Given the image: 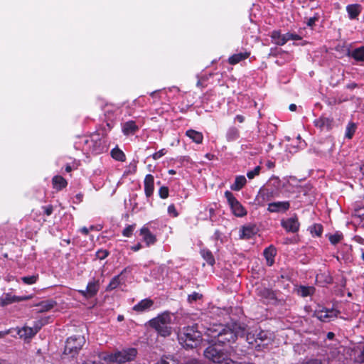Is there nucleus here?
Returning a JSON list of instances; mask_svg holds the SVG:
<instances>
[{
    "instance_id": "nucleus-62",
    "label": "nucleus",
    "mask_w": 364,
    "mask_h": 364,
    "mask_svg": "<svg viewBox=\"0 0 364 364\" xmlns=\"http://www.w3.org/2000/svg\"><path fill=\"white\" fill-rule=\"evenodd\" d=\"M80 231L85 235H87L89 232V230L86 227H83L82 228H81Z\"/></svg>"
},
{
    "instance_id": "nucleus-30",
    "label": "nucleus",
    "mask_w": 364,
    "mask_h": 364,
    "mask_svg": "<svg viewBox=\"0 0 364 364\" xmlns=\"http://www.w3.org/2000/svg\"><path fill=\"white\" fill-rule=\"evenodd\" d=\"M246 182L247 180L244 176H237L235 178V182L231 185L230 188L232 191H238L242 188Z\"/></svg>"
},
{
    "instance_id": "nucleus-41",
    "label": "nucleus",
    "mask_w": 364,
    "mask_h": 364,
    "mask_svg": "<svg viewBox=\"0 0 364 364\" xmlns=\"http://www.w3.org/2000/svg\"><path fill=\"white\" fill-rule=\"evenodd\" d=\"M271 36L276 44L282 46L279 42L282 41L281 40L284 38V35H282L279 31H274L272 32Z\"/></svg>"
},
{
    "instance_id": "nucleus-16",
    "label": "nucleus",
    "mask_w": 364,
    "mask_h": 364,
    "mask_svg": "<svg viewBox=\"0 0 364 364\" xmlns=\"http://www.w3.org/2000/svg\"><path fill=\"white\" fill-rule=\"evenodd\" d=\"M281 225L287 232H296L299 228V223L296 217L282 220Z\"/></svg>"
},
{
    "instance_id": "nucleus-35",
    "label": "nucleus",
    "mask_w": 364,
    "mask_h": 364,
    "mask_svg": "<svg viewBox=\"0 0 364 364\" xmlns=\"http://www.w3.org/2000/svg\"><path fill=\"white\" fill-rule=\"evenodd\" d=\"M112 157L119 161H124L126 159L125 154L118 147H115L111 151Z\"/></svg>"
},
{
    "instance_id": "nucleus-17",
    "label": "nucleus",
    "mask_w": 364,
    "mask_h": 364,
    "mask_svg": "<svg viewBox=\"0 0 364 364\" xmlns=\"http://www.w3.org/2000/svg\"><path fill=\"white\" fill-rule=\"evenodd\" d=\"M154 304V302L151 299H144L140 301L138 304L134 305L132 308L133 311L137 313H143L150 310Z\"/></svg>"
},
{
    "instance_id": "nucleus-52",
    "label": "nucleus",
    "mask_w": 364,
    "mask_h": 364,
    "mask_svg": "<svg viewBox=\"0 0 364 364\" xmlns=\"http://www.w3.org/2000/svg\"><path fill=\"white\" fill-rule=\"evenodd\" d=\"M166 154V150L165 149H162L159 150V151L154 153L152 154V158L154 160L159 159L161 157L164 156Z\"/></svg>"
},
{
    "instance_id": "nucleus-57",
    "label": "nucleus",
    "mask_w": 364,
    "mask_h": 364,
    "mask_svg": "<svg viewBox=\"0 0 364 364\" xmlns=\"http://www.w3.org/2000/svg\"><path fill=\"white\" fill-rule=\"evenodd\" d=\"M184 364H203L200 360L196 358H188L186 360Z\"/></svg>"
},
{
    "instance_id": "nucleus-5",
    "label": "nucleus",
    "mask_w": 364,
    "mask_h": 364,
    "mask_svg": "<svg viewBox=\"0 0 364 364\" xmlns=\"http://www.w3.org/2000/svg\"><path fill=\"white\" fill-rule=\"evenodd\" d=\"M171 314L168 311H164L148 321L149 326L163 337H167L171 334Z\"/></svg>"
},
{
    "instance_id": "nucleus-43",
    "label": "nucleus",
    "mask_w": 364,
    "mask_h": 364,
    "mask_svg": "<svg viewBox=\"0 0 364 364\" xmlns=\"http://www.w3.org/2000/svg\"><path fill=\"white\" fill-rule=\"evenodd\" d=\"M201 298H202V294L194 291L188 296V301L190 304H192V303L196 302V301L200 299Z\"/></svg>"
},
{
    "instance_id": "nucleus-15",
    "label": "nucleus",
    "mask_w": 364,
    "mask_h": 364,
    "mask_svg": "<svg viewBox=\"0 0 364 364\" xmlns=\"http://www.w3.org/2000/svg\"><path fill=\"white\" fill-rule=\"evenodd\" d=\"M275 196V193L273 189L267 188H261L257 196L258 203L264 205L266 202L271 200Z\"/></svg>"
},
{
    "instance_id": "nucleus-21",
    "label": "nucleus",
    "mask_w": 364,
    "mask_h": 364,
    "mask_svg": "<svg viewBox=\"0 0 364 364\" xmlns=\"http://www.w3.org/2000/svg\"><path fill=\"white\" fill-rule=\"evenodd\" d=\"M139 129V127L136 124L134 121L130 120L124 122L122 124V132L124 135L134 134Z\"/></svg>"
},
{
    "instance_id": "nucleus-51",
    "label": "nucleus",
    "mask_w": 364,
    "mask_h": 364,
    "mask_svg": "<svg viewBox=\"0 0 364 364\" xmlns=\"http://www.w3.org/2000/svg\"><path fill=\"white\" fill-rule=\"evenodd\" d=\"M341 235L335 234L330 235L329 240L332 244L336 245L341 241Z\"/></svg>"
},
{
    "instance_id": "nucleus-10",
    "label": "nucleus",
    "mask_w": 364,
    "mask_h": 364,
    "mask_svg": "<svg viewBox=\"0 0 364 364\" xmlns=\"http://www.w3.org/2000/svg\"><path fill=\"white\" fill-rule=\"evenodd\" d=\"M339 311L332 308L328 309L325 307H318L315 310L314 315L320 321L323 322H329L331 320L337 318Z\"/></svg>"
},
{
    "instance_id": "nucleus-63",
    "label": "nucleus",
    "mask_w": 364,
    "mask_h": 364,
    "mask_svg": "<svg viewBox=\"0 0 364 364\" xmlns=\"http://www.w3.org/2000/svg\"><path fill=\"white\" fill-rule=\"evenodd\" d=\"M355 240L356 242H359V243H363V241H364V240H363L362 237H359V236H356V237H355Z\"/></svg>"
},
{
    "instance_id": "nucleus-47",
    "label": "nucleus",
    "mask_w": 364,
    "mask_h": 364,
    "mask_svg": "<svg viewBox=\"0 0 364 364\" xmlns=\"http://www.w3.org/2000/svg\"><path fill=\"white\" fill-rule=\"evenodd\" d=\"M323 232V228L320 225H314L311 228V232L316 236H320Z\"/></svg>"
},
{
    "instance_id": "nucleus-13",
    "label": "nucleus",
    "mask_w": 364,
    "mask_h": 364,
    "mask_svg": "<svg viewBox=\"0 0 364 364\" xmlns=\"http://www.w3.org/2000/svg\"><path fill=\"white\" fill-rule=\"evenodd\" d=\"M31 299V296H17L10 293L4 294L0 297V306H4L15 302L26 301Z\"/></svg>"
},
{
    "instance_id": "nucleus-46",
    "label": "nucleus",
    "mask_w": 364,
    "mask_h": 364,
    "mask_svg": "<svg viewBox=\"0 0 364 364\" xmlns=\"http://www.w3.org/2000/svg\"><path fill=\"white\" fill-rule=\"evenodd\" d=\"M134 228H135V225H128L123 230L122 235L124 237H130L132 235Z\"/></svg>"
},
{
    "instance_id": "nucleus-36",
    "label": "nucleus",
    "mask_w": 364,
    "mask_h": 364,
    "mask_svg": "<svg viewBox=\"0 0 364 364\" xmlns=\"http://www.w3.org/2000/svg\"><path fill=\"white\" fill-rule=\"evenodd\" d=\"M297 291L300 296L306 297L312 295L315 291V288L314 287L301 286Z\"/></svg>"
},
{
    "instance_id": "nucleus-3",
    "label": "nucleus",
    "mask_w": 364,
    "mask_h": 364,
    "mask_svg": "<svg viewBox=\"0 0 364 364\" xmlns=\"http://www.w3.org/2000/svg\"><path fill=\"white\" fill-rule=\"evenodd\" d=\"M203 352L205 358L217 364H234V361L230 358V350L220 348L213 343Z\"/></svg>"
},
{
    "instance_id": "nucleus-6",
    "label": "nucleus",
    "mask_w": 364,
    "mask_h": 364,
    "mask_svg": "<svg viewBox=\"0 0 364 364\" xmlns=\"http://www.w3.org/2000/svg\"><path fill=\"white\" fill-rule=\"evenodd\" d=\"M246 341L251 345L255 344L258 350H262L272 343V336L269 331L255 329L247 333Z\"/></svg>"
},
{
    "instance_id": "nucleus-64",
    "label": "nucleus",
    "mask_w": 364,
    "mask_h": 364,
    "mask_svg": "<svg viewBox=\"0 0 364 364\" xmlns=\"http://www.w3.org/2000/svg\"><path fill=\"white\" fill-rule=\"evenodd\" d=\"M289 109L292 112L295 111L296 109V105L295 104H291L289 105Z\"/></svg>"
},
{
    "instance_id": "nucleus-55",
    "label": "nucleus",
    "mask_w": 364,
    "mask_h": 364,
    "mask_svg": "<svg viewBox=\"0 0 364 364\" xmlns=\"http://www.w3.org/2000/svg\"><path fill=\"white\" fill-rule=\"evenodd\" d=\"M108 255V252L106 250H99L97 252V257L100 259H103Z\"/></svg>"
},
{
    "instance_id": "nucleus-25",
    "label": "nucleus",
    "mask_w": 364,
    "mask_h": 364,
    "mask_svg": "<svg viewBox=\"0 0 364 364\" xmlns=\"http://www.w3.org/2000/svg\"><path fill=\"white\" fill-rule=\"evenodd\" d=\"M186 135L196 144H199L203 142V135L200 132L193 129H188L186 131Z\"/></svg>"
},
{
    "instance_id": "nucleus-9",
    "label": "nucleus",
    "mask_w": 364,
    "mask_h": 364,
    "mask_svg": "<svg viewBox=\"0 0 364 364\" xmlns=\"http://www.w3.org/2000/svg\"><path fill=\"white\" fill-rule=\"evenodd\" d=\"M225 196L228 202L229 205L230 206L232 213L235 216L243 217L247 214L245 208L236 199V198L230 191H226L225 192Z\"/></svg>"
},
{
    "instance_id": "nucleus-54",
    "label": "nucleus",
    "mask_w": 364,
    "mask_h": 364,
    "mask_svg": "<svg viewBox=\"0 0 364 364\" xmlns=\"http://www.w3.org/2000/svg\"><path fill=\"white\" fill-rule=\"evenodd\" d=\"M168 213L173 217L178 216V213L173 204H171L168 207Z\"/></svg>"
},
{
    "instance_id": "nucleus-4",
    "label": "nucleus",
    "mask_w": 364,
    "mask_h": 364,
    "mask_svg": "<svg viewBox=\"0 0 364 364\" xmlns=\"http://www.w3.org/2000/svg\"><path fill=\"white\" fill-rule=\"evenodd\" d=\"M136 355L137 350L136 348H127L113 353H102L99 357L107 363H117L122 364L134 360Z\"/></svg>"
},
{
    "instance_id": "nucleus-50",
    "label": "nucleus",
    "mask_w": 364,
    "mask_h": 364,
    "mask_svg": "<svg viewBox=\"0 0 364 364\" xmlns=\"http://www.w3.org/2000/svg\"><path fill=\"white\" fill-rule=\"evenodd\" d=\"M159 196L163 199L168 198V188L166 186L161 187L159 191Z\"/></svg>"
},
{
    "instance_id": "nucleus-39",
    "label": "nucleus",
    "mask_w": 364,
    "mask_h": 364,
    "mask_svg": "<svg viewBox=\"0 0 364 364\" xmlns=\"http://www.w3.org/2000/svg\"><path fill=\"white\" fill-rule=\"evenodd\" d=\"M301 37L297 34H294L291 33H287L284 34V38L281 40L279 43L281 45L285 44L287 41L291 40H300Z\"/></svg>"
},
{
    "instance_id": "nucleus-8",
    "label": "nucleus",
    "mask_w": 364,
    "mask_h": 364,
    "mask_svg": "<svg viewBox=\"0 0 364 364\" xmlns=\"http://www.w3.org/2000/svg\"><path fill=\"white\" fill-rule=\"evenodd\" d=\"M85 343V338L82 336H70L66 341L64 353L74 356L78 353Z\"/></svg>"
},
{
    "instance_id": "nucleus-58",
    "label": "nucleus",
    "mask_w": 364,
    "mask_h": 364,
    "mask_svg": "<svg viewBox=\"0 0 364 364\" xmlns=\"http://www.w3.org/2000/svg\"><path fill=\"white\" fill-rule=\"evenodd\" d=\"M317 19L318 18L315 16L311 17L307 20L306 23L309 26H313L315 24V22L317 21Z\"/></svg>"
},
{
    "instance_id": "nucleus-22",
    "label": "nucleus",
    "mask_w": 364,
    "mask_h": 364,
    "mask_svg": "<svg viewBox=\"0 0 364 364\" xmlns=\"http://www.w3.org/2000/svg\"><path fill=\"white\" fill-rule=\"evenodd\" d=\"M250 55V52L249 51H245V52H240L238 53H235L232 55L228 58V63L230 65H236L237 63L241 62L242 60H244L249 58Z\"/></svg>"
},
{
    "instance_id": "nucleus-33",
    "label": "nucleus",
    "mask_w": 364,
    "mask_h": 364,
    "mask_svg": "<svg viewBox=\"0 0 364 364\" xmlns=\"http://www.w3.org/2000/svg\"><path fill=\"white\" fill-rule=\"evenodd\" d=\"M339 352L336 350L331 351L327 354L326 364H338L340 358Z\"/></svg>"
},
{
    "instance_id": "nucleus-1",
    "label": "nucleus",
    "mask_w": 364,
    "mask_h": 364,
    "mask_svg": "<svg viewBox=\"0 0 364 364\" xmlns=\"http://www.w3.org/2000/svg\"><path fill=\"white\" fill-rule=\"evenodd\" d=\"M245 332V328L237 323L231 326L213 323L206 328L205 335L209 338L208 343L225 344L234 343L239 336H244Z\"/></svg>"
},
{
    "instance_id": "nucleus-7",
    "label": "nucleus",
    "mask_w": 364,
    "mask_h": 364,
    "mask_svg": "<svg viewBox=\"0 0 364 364\" xmlns=\"http://www.w3.org/2000/svg\"><path fill=\"white\" fill-rule=\"evenodd\" d=\"M87 150L94 154H100L107 151L108 147L105 138L100 133H94L85 139Z\"/></svg>"
},
{
    "instance_id": "nucleus-34",
    "label": "nucleus",
    "mask_w": 364,
    "mask_h": 364,
    "mask_svg": "<svg viewBox=\"0 0 364 364\" xmlns=\"http://www.w3.org/2000/svg\"><path fill=\"white\" fill-rule=\"evenodd\" d=\"M202 257L211 266L215 264V259L212 252L208 249H202L200 250Z\"/></svg>"
},
{
    "instance_id": "nucleus-56",
    "label": "nucleus",
    "mask_w": 364,
    "mask_h": 364,
    "mask_svg": "<svg viewBox=\"0 0 364 364\" xmlns=\"http://www.w3.org/2000/svg\"><path fill=\"white\" fill-rule=\"evenodd\" d=\"M43 209L44 210V213L48 216L50 215L53 211V208L52 205L44 206L43 207Z\"/></svg>"
},
{
    "instance_id": "nucleus-61",
    "label": "nucleus",
    "mask_w": 364,
    "mask_h": 364,
    "mask_svg": "<svg viewBox=\"0 0 364 364\" xmlns=\"http://www.w3.org/2000/svg\"><path fill=\"white\" fill-rule=\"evenodd\" d=\"M334 336L335 335H334V333L333 332H328L327 333L326 337H327L328 339L331 340V339H333L334 338Z\"/></svg>"
},
{
    "instance_id": "nucleus-42",
    "label": "nucleus",
    "mask_w": 364,
    "mask_h": 364,
    "mask_svg": "<svg viewBox=\"0 0 364 364\" xmlns=\"http://www.w3.org/2000/svg\"><path fill=\"white\" fill-rule=\"evenodd\" d=\"M355 360L360 363H364V346L363 347L362 349L356 350Z\"/></svg>"
},
{
    "instance_id": "nucleus-18",
    "label": "nucleus",
    "mask_w": 364,
    "mask_h": 364,
    "mask_svg": "<svg viewBox=\"0 0 364 364\" xmlns=\"http://www.w3.org/2000/svg\"><path fill=\"white\" fill-rule=\"evenodd\" d=\"M39 328L40 327L38 326L33 328L24 326L18 331V334L21 338L29 339L37 333Z\"/></svg>"
},
{
    "instance_id": "nucleus-32",
    "label": "nucleus",
    "mask_w": 364,
    "mask_h": 364,
    "mask_svg": "<svg viewBox=\"0 0 364 364\" xmlns=\"http://www.w3.org/2000/svg\"><path fill=\"white\" fill-rule=\"evenodd\" d=\"M53 188L58 190H61L65 188L68 183L66 180L61 176H55L52 180Z\"/></svg>"
},
{
    "instance_id": "nucleus-48",
    "label": "nucleus",
    "mask_w": 364,
    "mask_h": 364,
    "mask_svg": "<svg viewBox=\"0 0 364 364\" xmlns=\"http://www.w3.org/2000/svg\"><path fill=\"white\" fill-rule=\"evenodd\" d=\"M260 170H261V167L259 166H257L252 171H248L247 173V176L250 179H252L256 176L259 175Z\"/></svg>"
},
{
    "instance_id": "nucleus-40",
    "label": "nucleus",
    "mask_w": 364,
    "mask_h": 364,
    "mask_svg": "<svg viewBox=\"0 0 364 364\" xmlns=\"http://www.w3.org/2000/svg\"><path fill=\"white\" fill-rule=\"evenodd\" d=\"M54 306V303L51 301H43L39 304L40 311H46L52 309Z\"/></svg>"
},
{
    "instance_id": "nucleus-29",
    "label": "nucleus",
    "mask_w": 364,
    "mask_h": 364,
    "mask_svg": "<svg viewBox=\"0 0 364 364\" xmlns=\"http://www.w3.org/2000/svg\"><path fill=\"white\" fill-rule=\"evenodd\" d=\"M331 120L327 117H322L314 121V125L321 129H328L331 127Z\"/></svg>"
},
{
    "instance_id": "nucleus-12",
    "label": "nucleus",
    "mask_w": 364,
    "mask_h": 364,
    "mask_svg": "<svg viewBox=\"0 0 364 364\" xmlns=\"http://www.w3.org/2000/svg\"><path fill=\"white\" fill-rule=\"evenodd\" d=\"M100 289V282L98 280L92 279L87 285L85 290H79L78 292L85 298L90 299L95 296Z\"/></svg>"
},
{
    "instance_id": "nucleus-2",
    "label": "nucleus",
    "mask_w": 364,
    "mask_h": 364,
    "mask_svg": "<svg viewBox=\"0 0 364 364\" xmlns=\"http://www.w3.org/2000/svg\"><path fill=\"white\" fill-rule=\"evenodd\" d=\"M179 343L185 348H196L202 341V334L197 325L185 326L178 333Z\"/></svg>"
},
{
    "instance_id": "nucleus-23",
    "label": "nucleus",
    "mask_w": 364,
    "mask_h": 364,
    "mask_svg": "<svg viewBox=\"0 0 364 364\" xmlns=\"http://www.w3.org/2000/svg\"><path fill=\"white\" fill-rule=\"evenodd\" d=\"M362 10L361 6L358 4H350L346 6V11L348 17L350 19H355L360 14Z\"/></svg>"
},
{
    "instance_id": "nucleus-26",
    "label": "nucleus",
    "mask_w": 364,
    "mask_h": 364,
    "mask_svg": "<svg viewBox=\"0 0 364 364\" xmlns=\"http://www.w3.org/2000/svg\"><path fill=\"white\" fill-rule=\"evenodd\" d=\"M127 270V268H125L124 269L122 272L114 277L112 280L110 281L109 284H108V286L106 288V290L107 291H112L113 289H115L117 287H118L119 286V284H121V276L125 273Z\"/></svg>"
},
{
    "instance_id": "nucleus-59",
    "label": "nucleus",
    "mask_w": 364,
    "mask_h": 364,
    "mask_svg": "<svg viewBox=\"0 0 364 364\" xmlns=\"http://www.w3.org/2000/svg\"><path fill=\"white\" fill-rule=\"evenodd\" d=\"M235 120L240 123H242L245 121V117L242 115L237 114L236 115Z\"/></svg>"
},
{
    "instance_id": "nucleus-20",
    "label": "nucleus",
    "mask_w": 364,
    "mask_h": 364,
    "mask_svg": "<svg viewBox=\"0 0 364 364\" xmlns=\"http://www.w3.org/2000/svg\"><path fill=\"white\" fill-rule=\"evenodd\" d=\"M140 234L147 246L154 244L156 241V236L153 235L149 228L145 226L140 230Z\"/></svg>"
},
{
    "instance_id": "nucleus-45",
    "label": "nucleus",
    "mask_w": 364,
    "mask_h": 364,
    "mask_svg": "<svg viewBox=\"0 0 364 364\" xmlns=\"http://www.w3.org/2000/svg\"><path fill=\"white\" fill-rule=\"evenodd\" d=\"M156 364H178V363L173 358L165 357V358H162Z\"/></svg>"
},
{
    "instance_id": "nucleus-49",
    "label": "nucleus",
    "mask_w": 364,
    "mask_h": 364,
    "mask_svg": "<svg viewBox=\"0 0 364 364\" xmlns=\"http://www.w3.org/2000/svg\"><path fill=\"white\" fill-rule=\"evenodd\" d=\"M301 364H326V362L318 358H311L303 361Z\"/></svg>"
},
{
    "instance_id": "nucleus-38",
    "label": "nucleus",
    "mask_w": 364,
    "mask_h": 364,
    "mask_svg": "<svg viewBox=\"0 0 364 364\" xmlns=\"http://www.w3.org/2000/svg\"><path fill=\"white\" fill-rule=\"evenodd\" d=\"M356 130V125L353 122H349L346 129L345 136L351 139Z\"/></svg>"
},
{
    "instance_id": "nucleus-11",
    "label": "nucleus",
    "mask_w": 364,
    "mask_h": 364,
    "mask_svg": "<svg viewBox=\"0 0 364 364\" xmlns=\"http://www.w3.org/2000/svg\"><path fill=\"white\" fill-rule=\"evenodd\" d=\"M257 294L260 298V299L267 304H273L277 302V297L275 293L267 288H257Z\"/></svg>"
},
{
    "instance_id": "nucleus-27",
    "label": "nucleus",
    "mask_w": 364,
    "mask_h": 364,
    "mask_svg": "<svg viewBox=\"0 0 364 364\" xmlns=\"http://www.w3.org/2000/svg\"><path fill=\"white\" fill-rule=\"evenodd\" d=\"M225 137L229 142L236 141L240 137L238 129L235 127H230L226 132Z\"/></svg>"
},
{
    "instance_id": "nucleus-19",
    "label": "nucleus",
    "mask_w": 364,
    "mask_h": 364,
    "mask_svg": "<svg viewBox=\"0 0 364 364\" xmlns=\"http://www.w3.org/2000/svg\"><path fill=\"white\" fill-rule=\"evenodd\" d=\"M144 192L146 197H150L154 191V178L151 174H147L144 178Z\"/></svg>"
},
{
    "instance_id": "nucleus-44",
    "label": "nucleus",
    "mask_w": 364,
    "mask_h": 364,
    "mask_svg": "<svg viewBox=\"0 0 364 364\" xmlns=\"http://www.w3.org/2000/svg\"><path fill=\"white\" fill-rule=\"evenodd\" d=\"M38 277L35 275L23 277H22V281L26 284H35L37 281Z\"/></svg>"
},
{
    "instance_id": "nucleus-24",
    "label": "nucleus",
    "mask_w": 364,
    "mask_h": 364,
    "mask_svg": "<svg viewBox=\"0 0 364 364\" xmlns=\"http://www.w3.org/2000/svg\"><path fill=\"white\" fill-rule=\"evenodd\" d=\"M264 256L268 266H272L274 262V257L276 255V249L270 246L264 250Z\"/></svg>"
},
{
    "instance_id": "nucleus-37",
    "label": "nucleus",
    "mask_w": 364,
    "mask_h": 364,
    "mask_svg": "<svg viewBox=\"0 0 364 364\" xmlns=\"http://www.w3.org/2000/svg\"><path fill=\"white\" fill-rule=\"evenodd\" d=\"M138 161L136 160H132L129 164L126 167V169L124 172V176H129L131 174H134L136 171Z\"/></svg>"
},
{
    "instance_id": "nucleus-14",
    "label": "nucleus",
    "mask_w": 364,
    "mask_h": 364,
    "mask_svg": "<svg viewBox=\"0 0 364 364\" xmlns=\"http://www.w3.org/2000/svg\"><path fill=\"white\" fill-rule=\"evenodd\" d=\"M290 208L289 201H277L268 204L267 210L269 213H285Z\"/></svg>"
},
{
    "instance_id": "nucleus-53",
    "label": "nucleus",
    "mask_w": 364,
    "mask_h": 364,
    "mask_svg": "<svg viewBox=\"0 0 364 364\" xmlns=\"http://www.w3.org/2000/svg\"><path fill=\"white\" fill-rule=\"evenodd\" d=\"M353 215L364 219V208H355Z\"/></svg>"
},
{
    "instance_id": "nucleus-28",
    "label": "nucleus",
    "mask_w": 364,
    "mask_h": 364,
    "mask_svg": "<svg viewBox=\"0 0 364 364\" xmlns=\"http://www.w3.org/2000/svg\"><path fill=\"white\" fill-rule=\"evenodd\" d=\"M348 55L356 61L364 62V46L355 48L351 52H349Z\"/></svg>"
},
{
    "instance_id": "nucleus-31",
    "label": "nucleus",
    "mask_w": 364,
    "mask_h": 364,
    "mask_svg": "<svg viewBox=\"0 0 364 364\" xmlns=\"http://www.w3.org/2000/svg\"><path fill=\"white\" fill-rule=\"evenodd\" d=\"M255 234V228L252 226L243 227L240 230L241 239H250Z\"/></svg>"
},
{
    "instance_id": "nucleus-60",
    "label": "nucleus",
    "mask_w": 364,
    "mask_h": 364,
    "mask_svg": "<svg viewBox=\"0 0 364 364\" xmlns=\"http://www.w3.org/2000/svg\"><path fill=\"white\" fill-rule=\"evenodd\" d=\"M141 248V245L140 243H138L137 245H134L131 247V249L134 252L139 250Z\"/></svg>"
}]
</instances>
